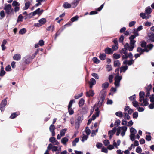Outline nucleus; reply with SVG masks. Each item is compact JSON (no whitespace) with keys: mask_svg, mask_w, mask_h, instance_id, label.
<instances>
[{"mask_svg":"<svg viewBox=\"0 0 154 154\" xmlns=\"http://www.w3.org/2000/svg\"><path fill=\"white\" fill-rule=\"evenodd\" d=\"M85 131L86 134V135L88 136L90 134L91 132V130L89 129L88 127H86V128L85 129Z\"/></svg>","mask_w":154,"mask_h":154,"instance_id":"nucleus-42","label":"nucleus"},{"mask_svg":"<svg viewBox=\"0 0 154 154\" xmlns=\"http://www.w3.org/2000/svg\"><path fill=\"white\" fill-rule=\"evenodd\" d=\"M113 78V76L112 75H110L109 76V82L111 83L112 82Z\"/></svg>","mask_w":154,"mask_h":154,"instance_id":"nucleus-63","label":"nucleus"},{"mask_svg":"<svg viewBox=\"0 0 154 154\" xmlns=\"http://www.w3.org/2000/svg\"><path fill=\"white\" fill-rule=\"evenodd\" d=\"M123 114L121 111H118L116 113V115L120 118H122L123 117Z\"/></svg>","mask_w":154,"mask_h":154,"instance_id":"nucleus-33","label":"nucleus"},{"mask_svg":"<svg viewBox=\"0 0 154 154\" xmlns=\"http://www.w3.org/2000/svg\"><path fill=\"white\" fill-rule=\"evenodd\" d=\"M121 63L119 61L117 60H114V66L115 67H119L120 66Z\"/></svg>","mask_w":154,"mask_h":154,"instance_id":"nucleus-20","label":"nucleus"},{"mask_svg":"<svg viewBox=\"0 0 154 154\" xmlns=\"http://www.w3.org/2000/svg\"><path fill=\"white\" fill-rule=\"evenodd\" d=\"M127 50L125 48H122L121 50L120 51V53L121 54H125L126 53H127Z\"/></svg>","mask_w":154,"mask_h":154,"instance_id":"nucleus-40","label":"nucleus"},{"mask_svg":"<svg viewBox=\"0 0 154 154\" xmlns=\"http://www.w3.org/2000/svg\"><path fill=\"white\" fill-rule=\"evenodd\" d=\"M135 134H131L130 135V139L132 141H133L135 140Z\"/></svg>","mask_w":154,"mask_h":154,"instance_id":"nucleus-52","label":"nucleus"},{"mask_svg":"<svg viewBox=\"0 0 154 154\" xmlns=\"http://www.w3.org/2000/svg\"><path fill=\"white\" fill-rule=\"evenodd\" d=\"M66 131L67 129L66 128H65L60 130V134H58L57 135V139H61L62 137L64 136Z\"/></svg>","mask_w":154,"mask_h":154,"instance_id":"nucleus-7","label":"nucleus"},{"mask_svg":"<svg viewBox=\"0 0 154 154\" xmlns=\"http://www.w3.org/2000/svg\"><path fill=\"white\" fill-rule=\"evenodd\" d=\"M54 29V26L53 25H51L49 26L48 27L46 28L47 30L48 31H51L52 32Z\"/></svg>","mask_w":154,"mask_h":154,"instance_id":"nucleus-25","label":"nucleus"},{"mask_svg":"<svg viewBox=\"0 0 154 154\" xmlns=\"http://www.w3.org/2000/svg\"><path fill=\"white\" fill-rule=\"evenodd\" d=\"M12 5L13 6L15 7L19 6L20 4L16 1H14L12 3Z\"/></svg>","mask_w":154,"mask_h":154,"instance_id":"nucleus-48","label":"nucleus"},{"mask_svg":"<svg viewBox=\"0 0 154 154\" xmlns=\"http://www.w3.org/2000/svg\"><path fill=\"white\" fill-rule=\"evenodd\" d=\"M149 99L146 97L143 99L142 100V101H143V103H142V105L144 106H146L148 105L149 103L148 101Z\"/></svg>","mask_w":154,"mask_h":154,"instance_id":"nucleus-19","label":"nucleus"},{"mask_svg":"<svg viewBox=\"0 0 154 154\" xmlns=\"http://www.w3.org/2000/svg\"><path fill=\"white\" fill-rule=\"evenodd\" d=\"M93 62L96 63H99L100 62V60L96 57H94L93 58Z\"/></svg>","mask_w":154,"mask_h":154,"instance_id":"nucleus-47","label":"nucleus"},{"mask_svg":"<svg viewBox=\"0 0 154 154\" xmlns=\"http://www.w3.org/2000/svg\"><path fill=\"white\" fill-rule=\"evenodd\" d=\"M106 68L108 72L111 71L112 69V67L110 65H107L106 66Z\"/></svg>","mask_w":154,"mask_h":154,"instance_id":"nucleus-50","label":"nucleus"},{"mask_svg":"<svg viewBox=\"0 0 154 154\" xmlns=\"http://www.w3.org/2000/svg\"><path fill=\"white\" fill-rule=\"evenodd\" d=\"M91 75L92 76L94 77L96 79H98L99 78V76L97 73H92L91 74Z\"/></svg>","mask_w":154,"mask_h":154,"instance_id":"nucleus-59","label":"nucleus"},{"mask_svg":"<svg viewBox=\"0 0 154 154\" xmlns=\"http://www.w3.org/2000/svg\"><path fill=\"white\" fill-rule=\"evenodd\" d=\"M134 62V60L131 59L129 60H125L124 61L123 63L124 64H128L129 66L132 65Z\"/></svg>","mask_w":154,"mask_h":154,"instance_id":"nucleus-11","label":"nucleus"},{"mask_svg":"<svg viewBox=\"0 0 154 154\" xmlns=\"http://www.w3.org/2000/svg\"><path fill=\"white\" fill-rule=\"evenodd\" d=\"M7 100L6 99H5L2 100L0 105V109L2 112H3L5 109V107L7 105Z\"/></svg>","mask_w":154,"mask_h":154,"instance_id":"nucleus-5","label":"nucleus"},{"mask_svg":"<svg viewBox=\"0 0 154 154\" xmlns=\"http://www.w3.org/2000/svg\"><path fill=\"white\" fill-rule=\"evenodd\" d=\"M20 114L19 113L15 112L12 114L10 117V118L11 119H13L16 117L18 115Z\"/></svg>","mask_w":154,"mask_h":154,"instance_id":"nucleus-31","label":"nucleus"},{"mask_svg":"<svg viewBox=\"0 0 154 154\" xmlns=\"http://www.w3.org/2000/svg\"><path fill=\"white\" fill-rule=\"evenodd\" d=\"M153 47V45L152 44H150L146 45L145 48H146L149 51L152 49Z\"/></svg>","mask_w":154,"mask_h":154,"instance_id":"nucleus-34","label":"nucleus"},{"mask_svg":"<svg viewBox=\"0 0 154 154\" xmlns=\"http://www.w3.org/2000/svg\"><path fill=\"white\" fill-rule=\"evenodd\" d=\"M71 4L67 2H65L63 5V6L65 8H69L71 7Z\"/></svg>","mask_w":154,"mask_h":154,"instance_id":"nucleus-27","label":"nucleus"},{"mask_svg":"<svg viewBox=\"0 0 154 154\" xmlns=\"http://www.w3.org/2000/svg\"><path fill=\"white\" fill-rule=\"evenodd\" d=\"M144 93L143 92H140L139 93L140 101V102L142 101V100L144 98Z\"/></svg>","mask_w":154,"mask_h":154,"instance_id":"nucleus-26","label":"nucleus"},{"mask_svg":"<svg viewBox=\"0 0 154 154\" xmlns=\"http://www.w3.org/2000/svg\"><path fill=\"white\" fill-rule=\"evenodd\" d=\"M75 102V101L74 100H71L70 101L69 103V104L68 108H71L73 102Z\"/></svg>","mask_w":154,"mask_h":154,"instance_id":"nucleus-58","label":"nucleus"},{"mask_svg":"<svg viewBox=\"0 0 154 154\" xmlns=\"http://www.w3.org/2000/svg\"><path fill=\"white\" fill-rule=\"evenodd\" d=\"M99 58L102 60H104L106 59V55L104 54H103L100 55Z\"/></svg>","mask_w":154,"mask_h":154,"instance_id":"nucleus-46","label":"nucleus"},{"mask_svg":"<svg viewBox=\"0 0 154 154\" xmlns=\"http://www.w3.org/2000/svg\"><path fill=\"white\" fill-rule=\"evenodd\" d=\"M101 151L105 153H107L108 152V150L106 148L103 147L102 148Z\"/></svg>","mask_w":154,"mask_h":154,"instance_id":"nucleus-61","label":"nucleus"},{"mask_svg":"<svg viewBox=\"0 0 154 154\" xmlns=\"http://www.w3.org/2000/svg\"><path fill=\"white\" fill-rule=\"evenodd\" d=\"M47 148L48 149H51L53 151H56L57 150L58 147L53 146L50 143L49 144Z\"/></svg>","mask_w":154,"mask_h":154,"instance_id":"nucleus-10","label":"nucleus"},{"mask_svg":"<svg viewBox=\"0 0 154 154\" xmlns=\"http://www.w3.org/2000/svg\"><path fill=\"white\" fill-rule=\"evenodd\" d=\"M103 143L105 146H107L110 144V142L108 140H106L104 141Z\"/></svg>","mask_w":154,"mask_h":154,"instance_id":"nucleus-60","label":"nucleus"},{"mask_svg":"<svg viewBox=\"0 0 154 154\" xmlns=\"http://www.w3.org/2000/svg\"><path fill=\"white\" fill-rule=\"evenodd\" d=\"M80 0H74L71 4L72 8H75L79 3Z\"/></svg>","mask_w":154,"mask_h":154,"instance_id":"nucleus-17","label":"nucleus"},{"mask_svg":"<svg viewBox=\"0 0 154 154\" xmlns=\"http://www.w3.org/2000/svg\"><path fill=\"white\" fill-rule=\"evenodd\" d=\"M125 48L127 50L128 49L129 51H132L134 47V45L133 48H131V45L129 44L128 43H127L124 45Z\"/></svg>","mask_w":154,"mask_h":154,"instance_id":"nucleus-12","label":"nucleus"},{"mask_svg":"<svg viewBox=\"0 0 154 154\" xmlns=\"http://www.w3.org/2000/svg\"><path fill=\"white\" fill-rule=\"evenodd\" d=\"M137 51L139 52L140 54L141 53V54H142L144 51L148 52L149 50L146 48H144L143 49L140 47H138L137 49Z\"/></svg>","mask_w":154,"mask_h":154,"instance_id":"nucleus-13","label":"nucleus"},{"mask_svg":"<svg viewBox=\"0 0 154 154\" xmlns=\"http://www.w3.org/2000/svg\"><path fill=\"white\" fill-rule=\"evenodd\" d=\"M55 126L53 124H51L49 127V130L52 134V136H54L55 135V133L54 131Z\"/></svg>","mask_w":154,"mask_h":154,"instance_id":"nucleus-9","label":"nucleus"},{"mask_svg":"<svg viewBox=\"0 0 154 154\" xmlns=\"http://www.w3.org/2000/svg\"><path fill=\"white\" fill-rule=\"evenodd\" d=\"M30 3L28 1L26 2L25 4V6L24 8L25 10L27 9L30 6Z\"/></svg>","mask_w":154,"mask_h":154,"instance_id":"nucleus-37","label":"nucleus"},{"mask_svg":"<svg viewBox=\"0 0 154 154\" xmlns=\"http://www.w3.org/2000/svg\"><path fill=\"white\" fill-rule=\"evenodd\" d=\"M30 59L29 56H26L23 58V60L25 63L28 64L30 62Z\"/></svg>","mask_w":154,"mask_h":154,"instance_id":"nucleus-14","label":"nucleus"},{"mask_svg":"<svg viewBox=\"0 0 154 154\" xmlns=\"http://www.w3.org/2000/svg\"><path fill=\"white\" fill-rule=\"evenodd\" d=\"M106 95V93L105 90H103L101 91L100 94V97L99 103L101 104L103 102Z\"/></svg>","mask_w":154,"mask_h":154,"instance_id":"nucleus-3","label":"nucleus"},{"mask_svg":"<svg viewBox=\"0 0 154 154\" xmlns=\"http://www.w3.org/2000/svg\"><path fill=\"white\" fill-rule=\"evenodd\" d=\"M5 74V72L4 70V68L2 66L1 68L0 76H3Z\"/></svg>","mask_w":154,"mask_h":154,"instance_id":"nucleus-30","label":"nucleus"},{"mask_svg":"<svg viewBox=\"0 0 154 154\" xmlns=\"http://www.w3.org/2000/svg\"><path fill=\"white\" fill-rule=\"evenodd\" d=\"M116 130V128L114 127L112 130H110L109 131L108 134L109 139H111L112 138L113 136L115 133Z\"/></svg>","mask_w":154,"mask_h":154,"instance_id":"nucleus-8","label":"nucleus"},{"mask_svg":"<svg viewBox=\"0 0 154 154\" xmlns=\"http://www.w3.org/2000/svg\"><path fill=\"white\" fill-rule=\"evenodd\" d=\"M109 86V83L106 82L102 84V87L103 88H106L108 87Z\"/></svg>","mask_w":154,"mask_h":154,"instance_id":"nucleus-39","label":"nucleus"},{"mask_svg":"<svg viewBox=\"0 0 154 154\" xmlns=\"http://www.w3.org/2000/svg\"><path fill=\"white\" fill-rule=\"evenodd\" d=\"M84 103V100L82 98L79 101V106H82Z\"/></svg>","mask_w":154,"mask_h":154,"instance_id":"nucleus-41","label":"nucleus"},{"mask_svg":"<svg viewBox=\"0 0 154 154\" xmlns=\"http://www.w3.org/2000/svg\"><path fill=\"white\" fill-rule=\"evenodd\" d=\"M4 9L5 10L6 13L8 15L14 14V9L10 4H5Z\"/></svg>","mask_w":154,"mask_h":154,"instance_id":"nucleus-1","label":"nucleus"},{"mask_svg":"<svg viewBox=\"0 0 154 154\" xmlns=\"http://www.w3.org/2000/svg\"><path fill=\"white\" fill-rule=\"evenodd\" d=\"M5 70L7 71H10L11 70V67L10 65H8L5 68Z\"/></svg>","mask_w":154,"mask_h":154,"instance_id":"nucleus-64","label":"nucleus"},{"mask_svg":"<svg viewBox=\"0 0 154 154\" xmlns=\"http://www.w3.org/2000/svg\"><path fill=\"white\" fill-rule=\"evenodd\" d=\"M56 140V138L53 137H51L49 138V141L52 143H54V141Z\"/></svg>","mask_w":154,"mask_h":154,"instance_id":"nucleus-62","label":"nucleus"},{"mask_svg":"<svg viewBox=\"0 0 154 154\" xmlns=\"http://www.w3.org/2000/svg\"><path fill=\"white\" fill-rule=\"evenodd\" d=\"M21 56L19 54H15L13 56V59L16 61H18L21 59Z\"/></svg>","mask_w":154,"mask_h":154,"instance_id":"nucleus-16","label":"nucleus"},{"mask_svg":"<svg viewBox=\"0 0 154 154\" xmlns=\"http://www.w3.org/2000/svg\"><path fill=\"white\" fill-rule=\"evenodd\" d=\"M123 129L124 130V131L123 132L121 131V134L122 136H123L125 135L127 128L126 126H123Z\"/></svg>","mask_w":154,"mask_h":154,"instance_id":"nucleus-38","label":"nucleus"},{"mask_svg":"<svg viewBox=\"0 0 154 154\" xmlns=\"http://www.w3.org/2000/svg\"><path fill=\"white\" fill-rule=\"evenodd\" d=\"M105 53L108 54H111L113 53V51L112 49L109 48H107L104 51Z\"/></svg>","mask_w":154,"mask_h":154,"instance_id":"nucleus-18","label":"nucleus"},{"mask_svg":"<svg viewBox=\"0 0 154 154\" xmlns=\"http://www.w3.org/2000/svg\"><path fill=\"white\" fill-rule=\"evenodd\" d=\"M121 121L119 119L115 121L114 125L116 127L120 125Z\"/></svg>","mask_w":154,"mask_h":154,"instance_id":"nucleus-56","label":"nucleus"},{"mask_svg":"<svg viewBox=\"0 0 154 154\" xmlns=\"http://www.w3.org/2000/svg\"><path fill=\"white\" fill-rule=\"evenodd\" d=\"M79 138H76L75 139V140L72 141V146H75L76 145V143L78 142L79 141Z\"/></svg>","mask_w":154,"mask_h":154,"instance_id":"nucleus-29","label":"nucleus"},{"mask_svg":"<svg viewBox=\"0 0 154 154\" xmlns=\"http://www.w3.org/2000/svg\"><path fill=\"white\" fill-rule=\"evenodd\" d=\"M132 104L133 106L135 107H138L139 106L138 103L137 101L135 100L133 101L132 102Z\"/></svg>","mask_w":154,"mask_h":154,"instance_id":"nucleus-51","label":"nucleus"},{"mask_svg":"<svg viewBox=\"0 0 154 154\" xmlns=\"http://www.w3.org/2000/svg\"><path fill=\"white\" fill-rule=\"evenodd\" d=\"M88 138V135H87L83 134V135L82 137V139L81 141L82 142H84Z\"/></svg>","mask_w":154,"mask_h":154,"instance_id":"nucleus-43","label":"nucleus"},{"mask_svg":"<svg viewBox=\"0 0 154 154\" xmlns=\"http://www.w3.org/2000/svg\"><path fill=\"white\" fill-rule=\"evenodd\" d=\"M96 146L98 149H100L102 146V144L100 142H98L97 143Z\"/></svg>","mask_w":154,"mask_h":154,"instance_id":"nucleus-57","label":"nucleus"},{"mask_svg":"<svg viewBox=\"0 0 154 154\" xmlns=\"http://www.w3.org/2000/svg\"><path fill=\"white\" fill-rule=\"evenodd\" d=\"M136 151L137 152L139 153L142 152V150L140 147L138 146L136 148Z\"/></svg>","mask_w":154,"mask_h":154,"instance_id":"nucleus-54","label":"nucleus"},{"mask_svg":"<svg viewBox=\"0 0 154 154\" xmlns=\"http://www.w3.org/2000/svg\"><path fill=\"white\" fill-rule=\"evenodd\" d=\"M99 116V112H97L95 114H94L92 116L91 119L92 120H94L96 117H98Z\"/></svg>","mask_w":154,"mask_h":154,"instance_id":"nucleus-35","label":"nucleus"},{"mask_svg":"<svg viewBox=\"0 0 154 154\" xmlns=\"http://www.w3.org/2000/svg\"><path fill=\"white\" fill-rule=\"evenodd\" d=\"M130 132L131 134H136L137 133V131L133 127H131L130 128Z\"/></svg>","mask_w":154,"mask_h":154,"instance_id":"nucleus-36","label":"nucleus"},{"mask_svg":"<svg viewBox=\"0 0 154 154\" xmlns=\"http://www.w3.org/2000/svg\"><path fill=\"white\" fill-rule=\"evenodd\" d=\"M23 17L22 16V14H20L17 20V22H18L20 21H22Z\"/></svg>","mask_w":154,"mask_h":154,"instance_id":"nucleus-53","label":"nucleus"},{"mask_svg":"<svg viewBox=\"0 0 154 154\" xmlns=\"http://www.w3.org/2000/svg\"><path fill=\"white\" fill-rule=\"evenodd\" d=\"M123 116L125 119L129 120L130 119V117L128 113L124 112L123 114Z\"/></svg>","mask_w":154,"mask_h":154,"instance_id":"nucleus-28","label":"nucleus"},{"mask_svg":"<svg viewBox=\"0 0 154 154\" xmlns=\"http://www.w3.org/2000/svg\"><path fill=\"white\" fill-rule=\"evenodd\" d=\"M26 32V30L25 28H23L21 29L19 32V33L20 34L23 35L25 34Z\"/></svg>","mask_w":154,"mask_h":154,"instance_id":"nucleus-45","label":"nucleus"},{"mask_svg":"<svg viewBox=\"0 0 154 154\" xmlns=\"http://www.w3.org/2000/svg\"><path fill=\"white\" fill-rule=\"evenodd\" d=\"M86 96L88 97L93 96L94 94V91L92 90H90L88 92H86Z\"/></svg>","mask_w":154,"mask_h":154,"instance_id":"nucleus-21","label":"nucleus"},{"mask_svg":"<svg viewBox=\"0 0 154 154\" xmlns=\"http://www.w3.org/2000/svg\"><path fill=\"white\" fill-rule=\"evenodd\" d=\"M113 55V58L115 59H119L120 57V55L114 53Z\"/></svg>","mask_w":154,"mask_h":154,"instance_id":"nucleus-49","label":"nucleus"},{"mask_svg":"<svg viewBox=\"0 0 154 154\" xmlns=\"http://www.w3.org/2000/svg\"><path fill=\"white\" fill-rule=\"evenodd\" d=\"M68 140L69 139L67 138L64 137L62 139L61 142L63 144L66 145V143L68 142Z\"/></svg>","mask_w":154,"mask_h":154,"instance_id":"nucleus-23","label":"nucleus"},{"mask_svg":"<svg viewBox=\"0 0 154 154\" xmlns=\"http://www.w3.org/2000/svg\"><path fill=\"white\" fill-rule=\"evenodd\" d=\"M152 11V9L149 7H147L145 9V12L147 15H149Z\"/></svg>","mask_w":154,"mask_h":154,"instance_id":"nucleus-22","label":"nucleus"},{"mask_svg":"<svg viewBox=\"0 0 154 154\" xmlns=\"http://www.w3.org/2000/svg\"><path fill=\"white\" fill-rule=\"evenodd\" d=\"M136 37L133 35H131L129 38L130 40V44L131 45V48H133L134 45H135L136 41L134 40Z\"/></svg>","mask_w":154,"mask_h":154,"instance_id":"nucleus-6","label":"nucleus"},{"mask_svg":"<svg viewBox=\"0 0 154 154\" xmlns=\"http://www.w3.org/2000/svg\"><path fill=\"white\" fill-rule=\"evenodd\" d=\"M140 16L143 19H148L151 17L150 15H147L146 16V14L143 13H141L140 14Z\"/></svg>","mask_w":154,"mask_h":154,"instance_id":"nucleus-15","label":"nucleus"},{"mask_svg":"<svg viewBox=\"0 0 154 154\" xmlns=\"http://www.w3.org/2000/svg\"><path fill=\"white\" fill-rule=\"evenodd\" d=\"M78 16H76L73 17L71 19V21L72 22H73L74 21L77 20H78Z\"/></svg>","mask_w":154,"mask_h":154,"instance_id":"nucleus-55","label":"nucleus"},{"mask_svg":"<svg viewBox=\"0 0 154 154\" xmlns=\"http://www.w3.org/2000/svg\"><path fill=\"white\" fill-rule=\"evenodd\" d=\"M147 40L150 42H154V34L152 32L148 33Z\"/></svg>","mask_w":154,"mask_h":154,"instance_id":"nucleus-4","label":"nucleus"},{"mask_svg":"<svg viewBox=\"0 0 154 154\" xmlns=\"http://www.w3.org/2000/svg\"><path fill=\"white\" fill-rule=\"evenodd\" d=\"M122 78V76H119L118 73H117V75L115 77L114 84L116 87L120 86V82Z\"/></svg>","mask_w":154,"mask_h":154,"instance_id":"nucleus-2","label":"nucleus"},{"mask_svg":"<svg viewBox=\"0 0 154 154\" xmlns=\"http://www.w3.org/2000/svg\"><path fill=\"white\" fill-rule=\"evenodd\" d=\"M46 22V19L45 18H42L40 19L39 20V22L42 25L44 24Z\"/></svg>","mask_w":154,"mask_h":154,"instance_id":"nucleus-32","label":"nucleus"},{"mask_svg":"<svg viewBox=\"0 0 154 154\" xmlns=\"http://www.w3.org/2000/svg\"><path fill=\"white\" fill-rule=\"evenodd\" d=\"M89 83L93 84V85H94L96 83V81L94 78H92L90 79Z\"/></svg>","mask_w":154,"mask_h":154,"instance_id":"nucleus-44","label":"nucleus"},{"mask_svg":"<svg viewBox=\"0 0 154 154\" xmlns=\"http://www.w3.org/2000/svg\"><path fill=\"white\" fill-rule=\"evenodd\" d=\"M128 67L127 66H122L120 68V72H125V71L128 69Z\"/></svg>","mask_w":154,"mask_h":154,"instance_id":"nucleus-24","label":"nucleus"}]
</instances>
